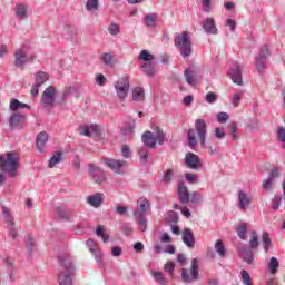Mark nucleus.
<instances>
[{
	"label": "nucleus",
	"instance_id": "16",
	"mask_svg": "<svg viewBox=\"0 0 285 285\" xmlns=\"http://www.w3.org/2000/svg\"><path fill=\"white\" fill-rule=\"evenodd\" d=\"M250 204H253V196L248 195L244 190H238V208L243 213H246L247 209L250 208Z\"/></svg>",
	"mask_w": 285,
	"mask_h": 285
},
{
	"label": "nucleus",
	"instance_id": "28",
	"mask_svg": "<svg viewBox=\"0 0 285 285\" xmlns=\"http://www.w3.org/2000/svg\"><path fill=\"white\" fill-rule=\"evenodd\" d=\"M9 108L10 110H12V112H17V110H23V108H27V110H30V106L28 104H23L17 99L10 100Z\"/></svg>",
	"mask_w": 285,
	"mask_h": 285
},
{
	"label": "nucleus",
	"instance_id": "58",
	"mask_svg": "<svg viewBox=\"0 0 285 285\" xmlns=\"http://www.w3.org/2000/svg\"><path fill=\"white\" fill-rule=\"evenodd\" d=\"M214 135L216 139H224V137H226V131H224V129H220L219 127H216L214 129Z\"/></svg>",
	"mask_w": 285,
	"mask_h": 285
},
{
	"label": "nucleus",
	"instance_id": "53",
	"mask_svg": "<svg viewBox=\"0 0 285 285\" xmlns=\"http://www.w3.org/2000/svg\"><path fill=\"white\" fill-rule=\"evenodd\" d=\"M79 135H82L85 137H90L91 135V128L88 125H82L79 127Z\"/></svg>",
	"mask_w": 285,
	"mask_h": 285
},
{
	"label": "nucleus",
	"instance_id": "6",
	"mask_svg": "<svg viewBox=\"0 0 285 285\" xmlns=\"http://www.w3.org/2000/svg\"><path fill=\"white\" fill-rule=\"evenodd\" d=\"M142 144L147 146V148H155L157 146V141L159 146H164V139H166V135L164 134V130L156 128V136L153 134V131H146L142 134Z\"/></svg>",
	"mask_w": 285,
	"mask_h": 285
},
{
	"label": "nucleus",
	"instance_id": "31",
	"mask_svg": "<svg viewBox=\"0 0 285 285\" xmlns=\"http://www.w3.org/2000/svg\"><path fill=\"white\" fill-rule=\"evenodd\" d=\"M2 215L4 217V224L6 226H12L14 223V217L10 214V209L8 207L3 206L2 207Z\"/></svg>",
	"mask_w": 285,
	"mask_h": 285
},
{
	"label": "nucleus",
	"instance_id": "41",
	"mask_svg": "<svg viewBox=\"0 0 285 285\" xmlns=\"http://www.w3.org/2000/svg\"><path fill=\"white\" fill-rule=\"evenodd\" d=\"M138 155L142 166H146V164H148V149H146V147H139Z\"/></svg>",
	"mask_w": 285,
	"mask_h": 285
},
{
	"label": "nucleus",
	"instance_id": "18",
	"mask_svg": "<svg viewBox=\"0 0 285 285\" xmlns=\"http://www.w3.org/2000/svg\"><path fill=\"white\" fill-rule=\"evenodd\" d=\"M228 77H230L232 81L237 86H242V67L237 63L230 67L228 71Z\"/></svg>",
	"mask_w": 285,
	"mask_h": 285
},
{
	"label": "nucleus",
	"instance_id": "52",
	"mask_svg": "<svg viewBox=\"0 0 285 285\" xmlns=\"http://www.w3.org/2000/svg\"><path fill=\"white\" fill-rule=\"evenodd\" d=\"M281 205H282V196L281 195L274 196V198L272 199L273 210H279Z\"/></svg>",
	"mask_w": 285,
	"mask_h": 285
},
{
	"label": "nucleus",
	"instance_id": "36",
	"mask_svg": "<svg viewBox=\"0 0 285 285\" xmlns=\"http://www.w3.org/2000/svg\"><path fill=\"white\" fill-rule=\"evenodd\" d=\"M185 79L189 86H193L195 83V68H189L184 71Z\"/></svg>",
	"mask_w": 285,
	"mask_h": 285
},
{
	"label": "nucleus",
	"instance_id": "33",
	"mask_svg": "<svg viewBox=\"0 0 285 285\" xmlns=\"http://www.w3.org/2000/svg\"><path fill=\"white\" fill-rule=\"evenodd\" d=\"M215 250L219 255V257H226V245L224 244V240H216Z\"/></svg>",
	"mask_w": 285,
	"mask_h": 285
},
{
	"label": "nucleus",
	"instance_id": "22",
	"mask_svg": "<svg viewBox=\"0 0 285 285\" xmlns=\"http://www.w3.org/2000/svg\"><path fill=\"white\" fill-rule=\"evenodd\" d=\"M86 200L89 206H92V208H99L101 204H104V194L96 193L94 195L87 196Z\"/></svg>",
	"mask_w": 285,
	"mask_h": 285
},
{
	"label": "nucleus",
	"instance_id": "21",
	"mask_svg": "<svg viewBox=\"0 0 285 285\" xmlns=\"http://www.w3.org/2000/svg\"><path fill=\"white\" fill-rule=\"evenodd\" d=\"M87 248H89V252L92 253V255H95V259L97 262V264H104V262L101 261V257H104V254H101V252L97 250V243L92 239L89 238L86 242Z\"/></svg>",
	"mask_w": 285,
	"mask_h": 285
},
{
	"label": "nucleus",
	"instance_id": "12",
	"mask_svg": "<svg viewBox=\"0 0 285 285\" xmlns=\"http://www.w3.org/2000/svg\"><path fill=\"white\" fill-rule=\"evenodd\" d=\"M104 164L107 166V168H110V170L116 173V175H122L124 168L127 166L125 160H117L112 158H105Z\"/></svg>",
	"mask_w": 285,
	"mask_h": 285
},
{
	"label": "nucleus",
	"instance_id": "5",
	"mask_svg": "<svg viewBox=\"0 0 285 285\" xmlns=\"http://www.w3.org/2000/svg\"><path fill=\"white\" fill-rule=\"evenodd\" d=\"M37 56L35 53H29L28 47L22 46L14 51V66L20 68V70L26 69V63H35Z\"/></svg>",
	"mask_w": 285,
	"mask_h": 285
},
{
	"label": "nucleus",
	"instance_id": "10",
	"mask_svg": "<svg viewBox=\"0 0 285 285\" xmlns=\"http://www.w3.org/2000/svg\"><path fill=\"white\" fill-rule=\"evenodd\" d=\"M271 55V49L268 46H263L261 48L259 55L256 58V69L262 75L266 70V61H268V56Z\"/></svg>",
	"mask_w": 285,
	"mask_h": 285
},
{
	"label": "nucleus",
	"instance_id": "64",
	"mask_svg": "<svg viewBox=\"0 0 285 285\" xmlns=\"http://www.w3.org/2000/svg\"><path fill=\"white\" fill-rule=\"evenodd\" d=\"M210 1L212 0H202L204 12H210Z\"/></svg>",
	"mask_w": 285,
	"mask_h": 285
},
{
	"label": "nucleus",
	"instance_id": "29",
	"mask_svg": "<svg viewBox=\"0 0 285 285\" xmlns=\"http://www.w3.org/2000/svg\"><path fill=\"white\" fill-rule=\"evenodd\" d=\"M24 242L29 255H32V253L37 250V243L35 242V237H32V235H28Z\"/></svg>",
	"mask_w": 285,
	"mask_h": 285
},
{
	"label": "nucleus",
	"instance_id": "42",
	"mask_svg": "<svg viewBox=\"0 0 285 285\" xmlns=\"http://www.w3.org/2000/svg\"><path fill=\"white\" fill-rule=\"evenodd\" d=\"M151 275L157 284L168 285V282L166 281V277H164V274L161 272H151Z\"/></svg>",
	"mask_w": 285,
	"mask_h": 285
},
{
	"label": "nucleus",
	"instance_id": "14",
	"mask_svg": "<svg viewBox=\"0 0 285 285\" xmlns=\"http://www.w3.org/2000/svg\"><path fill=\"white\" fill-rule=\"evenodd\" d=\"M26 121L28 117L23 114H13L9 119V126L11 130L23 129L26 128Z\"/></svg>",
	"mask_w": 285,
	"mask_h": 285
},
{
	"label": "nucleus",
	"instance_id": "15",
	"mask_svg": "<svg viewBox=\"0 0 285 285\" xmlns=\"http://www.w3.org/2000/svg\"><path fill=\"white\" fill-rule=\"evenodd\" d=\"M89 177H91L96 184H104V181H106V173L95 164H89Z\"/></svg>",
	"mask_w": 285,
	"mask_h": 285
},
{
	"label": "nucleus",
	"instance_id": "56",
	"mask_svg": "<svg viewBox=\"0 0 285 285\" xmlns=\"http://www.w3.org/2000/svg\"><path fill=\"white\" fill-rule=\"evenodd\" d=\"M114 57H112V55H110V53H105L104 56H102V63H105V66H112V61H114Z\"/></svg>",
	"mask_w": 285,
	"mask_h": 285
},
{
	"label": "nucleus",
	"instance_id": "62",
	"mask_svg": "<svg viewBox=\"0 0 285 285\" xmlns=\"http://www.w3.org/2000/svg\"><path fill=\"white\" fill-rule=\"evenodd\" d=\"M121 253H124V249H121V247H119V246L111 248L112 257H121Z\"/></svg>",
	"mask_w": 285,
	"mask_h": 285
},
{
	"label": "nucleus",
	"instance_id": "61",
	"mask_svg": "<svg viewBox=\"0 0 285 285\" xmlns=\"http://www.w3.org/2000/svg\"><path fill=\"white\" fill-rule=\"evenodd\" d=\"M277 177H279V168L275 167L271 170L268 178L274 181L275 179H277Z\"/></svg>",
	"mask_w": 285,
	"mask_h": 285
},
{
	"label": "nucleus",
	"instance_id": "1",
	"mask_svg": "<svg viewBox=\"0 0 285 285\" xmlns=\"http://www.w3.org/2000/svg\"><path fill=\"white\" fill-rule=\"evenodd\" d=\"M206 135H208V125H206V120L197 119L195 121V129L191 128L187 131V141L189 148H191L193 150L196 148L197 139L198 144H200V146L205 148Z\"/></svg>",
	"mask_w": 285,
	"mask_h": 285
},
{
	"label": "nucleus",
	"instance_id": "25",
	"mask_svg": "<svg viewBox=\"0 0 285 285\" xmlns=\"http://www.w3.org/2000/svg\"><path fill=\"white\" fill-rule=\"evenodd\" d=\"M240 257L243 262H246V264H253L255 262V256L253 255V249L247 247H242L239 249Z\"/></svg>",
	"mask_w": 285,
	"mask_h": 285
},
{
	"label": "nucleus",
	"instance_id": "35",
	"mask_svg": "<svg viewBox=\"0 0 285 285\" xmlns=\"http://www.w3.org/2000/svg\"><path fill=\"white\" fill-rule=\"evenodd\" d=\"M163 181L164 184H170L171 181H175V169H167L163 175Z\"/></svg>",
	"mask_w": 285,
	"mask_h": 285
},
{
	"label": "nucleus",
	"instance_id": "7",
	"mask_svg": "<svg viewBox=\"0 0 285 285\" xmlns=\"http://www.w3.org/2000/svg\"><path fill=\"white\" fill-rule=\"evenodd\" d=\"M181 279L185 284H193V282H199V258H193L190 271L181 269Z\"/></svg>",
	"mask_w": 285,
	"mask_h": 285
},
{
	"label": "nucleus",
	"instance_id": "38",
	"mask_svg": "<svg viewBox=\"0 0 285 285\" xmlns=\"http://www.w3.org/2000/svg\"><path fill=\"white\" fill-rule=\"evenodd\" d=\"M157 14L151 13V14H147L145 16V26H147V28H155V23H157Z\"/></svg>",
	"mask_w": 285,
	"mask_h": 285
},
{
	"label": "nucleus",
	"instance_id": "39",
	"mask_svg": "<svg viewBox=\"0 0 285 285\" xmlns=\"http://www.w3.org/2000/svg\"><path fill=\"white\" fill-rule=\"evenodd\" d=\"M277 268H279V261H277V257H272L268 263L269 273H272V275H275V273H277Z\"/></svg>",
	"mask_w": 285,
	"mask_h": 285
},
{
	"label": "nucleus",
	"instance_id": "30",
	"mask_svg": "<svg viewBox=\"0 0 285 285\" xmlns=\"http://www.w3.org/2000/svg\"><path fill=\"white\" fill-rule=\"evenodd\" d=\"M63 159V153L62 151H56L55 155L51 156L49 159V168H55L56 164H60Z\"/></svg>",
	"mask_w": 285,
	"mask_h": 285
},
{
	"label": "nucleus",
	"instance_id": "2",
	"mask_svg": "<svg viewBox=\"0 0 285 285\" xmlns=\"http://www.w3.org/2000/svg\"><path fill=\"white\" fill-rule=\"evenodd\" d=\"M61 269L58 274V282L59 285H72V277H75V264L72 263V259L70 256H59L58 257Z\"/></svg>",
	"mask_w": 285,
	"mask_h": 285
},
{
	"label": "nucleus",
	"instance_id": "40",
	"mask_svg": "<svg viewBox=\"0 0 285 285\" xmlns=\"http://www.w3.org/2000/svg\"><path fill=\"white\" fill-rule=\"evenodd\" d=\"M262 242H263V248H264L265 253H268V250H271L272 242H271V236L268 235L267 232L263 233Z\"/></svg>",
	"mask_w": 285,
	"mask_h": 285
},
{
	"label": "nucleus",
	"instance_id": "17",
	"mask_svg": "<svg viewBox=\"0 0 285 285\" xmlns=\"http://www.w3.org/2000/svg\"><path fill=\"white\" fill-rule=\"evenodd\" d=\"M138 207L134 212V217H144L146 212L150 210V202L147 198L138 199Z\"/></svg>",
	"mask_w": 285,
	"mask_h": 285
},
{
	"label": "nucleus",
	"instance_id": "43",
	"mask_svg": "<svg viewBox=\"0 0 285 285\" xmlns=\"http://www.w3.org/2000/svg\"><path fill=\"white\" fill-rule=\"evenodd\" d=\"M240 277H242V283L244 285H253V278L250 277V274L246 269L240 271Z\"/></svg>",
	"mask_w": 285,
	"mask_h": 285
},
{
	"label": "nucleus",
	"instance_id": "49",
	"mask_svg": "<svg viewBox=\"0 0 285 285\" xmlns=\"http://www.w3.org/2000/svg\"><path fill=\"white\" fill-rule=\"evenodd\" d=\"M99 9V0H87L86 10L90 12V10Z\"/></svg>",
	"mask_w": 285,
	"mask_h": 285
},
{
	"label": "nucleus",
	"instance_id": "37",
	"mask_svg": "<svg viewBox=\"0 0 285 285\" xmlns=\"http://www.w3.org/2000/svg\"><path fill=\"white\" fill-rule=\"evenodd\" d=\"M49 77L48 73L43 72V71H38L36 73V85L37 86H43V83L46 81H48Z\"/></svg>",
	"mask_w": 285,
	"mask_h": 285
},
{
	"label": "nucleus",
	"instance_id": "51",
	"mask_svg": "<svg viewBox=\"0 0 285 285\" xmlns=\"http://www.w3.org/2000/svg\"><path fill=\"white\" fill-rule=\"evenodd\" d=\"M108 32L109 35H111V37H117V35H119L120 32L119 24L111 22V24L108 28Z\"/></svg>",
	"mask_w": 285,
	"mask_h": 285
},
{
	"label": "nucleus",
	"instance_id": "47",
	"mask_svg": "<svg viewBox=\"0 0 285 285\" xmlns=\"http://www.w3.org/2000/svg\"><path fill=\"white\" fill-rule=\"evenodd\" d=\"M138 220V226L141 233H146V228H148V224H146V216H135Z\"/></svg>",
	"mask_w": 285,
	"mask_h": 285
},
{
	"label": "nucleus",
	"instance_id": "9",
	"mask_svg": "<svg viewBox=\"0 0 285 285\" xmlns=\"http://www.w3.org/2000/svg\"><path fill=\"white\" fill-rule=\"evenodd\" d=\"M115 90L117 97L121 100L128 97V91L130 90V80L128 77H122L115 82Z\"/></svg>",
	"mask_w": 285,
	"mask_h": 285
},
{
	"label": "nucleus",
	"instance_id": "60",
	"mask_svg": "<svg viewBox=\"0 0 285 285\" xmlns=\"http://www.w3.org/2000/svg\"><path fill=\"white\" fill-rule=\"evenodd\" d=\"M121 153H122V157H125V159H129V157L132 155V153H130V147H128V145L122 146Z\"/></svg>",
	"mask_w": 285,
	"mask_h": 285
},
{
	"label": "nucleus",
	"instance_id": "63",
	"mask_svg": "<svg viewBox=\"0 0 285 285\" xmlns=\"http://www.w3.org/2000/svg\"><path fill=\"white\" fill-rule=\"evenodd\" d=\"M165 271L169 273V275H173V273L175 272V263L167 262V264L165 265Z\"/></svg>",
	"mask_w": 285,
	"mask_h": 285
},
{
	"label": "nucleus",
	"instance_id": "19",
	"mask_svg": "<svg viewBox=\"0 0 285 285\" xmlns=\"http://www.w3.org/2000/svg\"><path fill=\"white\" fill-rule=\"evenodd\" d=\"M178 202H180L183 206H186V204L190 202V193L184 183H178Z\"/></svg>",
	"mask_w": 285,
	"mask_h": 285
},
{
	"label": "nucleus",
	"instance_id": "50",
	"mask_svg": "<svg viewBox=\"0 0 285 285\" xmlns=\"http://www.w3.org/2000/svg\"><path fill=\"white\" fill-rule=\"evenodd\" d=\"M185 179L188 184H199V178L193 173L185 174Z\"/></svg>",
	"mask_w": 285,
	"mask_h": 285
},
{
	"label": "nucleus",
	"instance_id": "23",
	"mask_svg": "<svg viewBox=\"0 0 285 285\" xmlns=\"http://www.w3.org/2000/svg\"><path fill=\"white\" fill-rule=\"evenodd\" d=\"M183 242L187 248H195V234H193V230L190 228H185L183 230Z\"/></svg>",
	"mask_w": 285,
	"mask_h": 285
},
{
	"label": "nucleus",
	"instance_id": "13",
	"mask_svg": "<svg viewBox=\"0 0 285 285\" xmlns=\"http://www.w3.org/2000/svg\"><path fill=\"white\" fill-rule=\"evenodd\" d=\"M57 92V89L55 87L49 86L45 89L41 96V104L45 106V108H52L55 106V94Z\"/></svg>",
	"mask_w": 285,
	"mask_h": 285
},
{
	"label": "nucleus",
	"instance_id": "24",
	"mask_svg": "<svg viewBox=\"0 0 285 285\" xmlns=\"http://www.w3.org/2000/svg\"><path fill=\"white\" fill-rule=\"evenodd\" d=\"M48 132L40 131L36 137V148H38L39 153H43L46 145L48 144Z\"/></svg>",
	"mask_w": 285,
	"mask_h": 285
},
{
	"label": "nucleus",
	"instance_id": "20",
	"mask_svg": "<svg viewBox=\"0 0 285 285\" xmlns=\"http://www.w3.org/2000/svg\"><path fill=\"white\" fill-rule=\"evenodd\" d=\"M203 29L207 35H218L219 30L215 23V18L208 17L203 22Z\"/></svg>",
	"mask_w": 285,
	"mask_h": 285
},
{
	"label": "nucleus",
	"instance_id": "11",
	"mask_svg": "<svg viewBox=\"0 0 285 285\" xmlns=\"http://www.w3.org/2000/svg\"><path fill=\"white\" fill-rule=\"evenodd\" d=\"M185 165L189 170H202L204 164L202 158L194 153H187L185 156Z\"/></svg>",
	"mask_w": 285,
	"mask_h": 285
},
{
	"label": "nucleus",
	"instance_id": "55",
	"mask_svg": "<svg viewBox=\"0 0 285 285\" xmlns=\"http://www.w3.org/2000/svg\"><path fill=\"white\" fill-rule=\"evenodd\" d=\"M228 128L230 129V137L233 140L237 139V124L230 122L228 125Z\"/></svg>",
	"mask_w": 285,
	"mask_h": 285
},
{
	"label": "nucleus",
	"instance_id": "4",
	"mask_svg": "<svg viewBox=\"0 0 285 285\" xmlns=\"http://www.w3.org/2000/svg\"><path fill=\"white\" fill-rule=\"evenodd\" d=\"M174 43L184 59L193 55V41L190 40V35L187 31H183L180 35H177L174 39Z\"/></svg>",
	"mask_w": 285,
	"mask_h": 285
},
{
	"label": "nucleus",
	"instance_id": "45",
	"mask_svg": "<svg viewBox=\"0 0 285 285\" xmlns=\"http://www.w3.org/2000/svg\"><path fill=\"white\" fill-rule=\"evenodd\" d=\"M4 266L7 267V273H17V265H14V261L6 258Z\"/></svg>",
	"mask_w": 285,
	"mask_h": 285
},
{
	"label": "nucleus",
	"instance_id": "44",
	"mask_svg": "<svg viewBox=\"0 0 285 285\" xmlns=\"http://www.w3.org/2000/svg\"><path fill=\"white\" fill-rule=\"evenodd\" d=\"M250 249L255 250L257 246H259V236H257V232H252V236L249 239Z\"/></svg>",
	"mask_w": 285,
	"mask_h": 285
},
{
	"label": "nucleus",
	"instance_id": "8",
	"mask_svg": "<svg viewBox=\"0 0 285 285\" xmlns=\"http://www.w3.org/2000/svg\"><path fill=\"white\" fill-rule=\"evenodd\" d=\"M139 59L142 61H146L141 69L144 70L145 75L147 77H155V62L153 60L155 59V56L148 52V50H142L139 55Z\"/></svg>",
	"mask_w": 285,
	"mask_h": 285
},
{
	"label": "nucleus",
	"instance_id": "26",
	"mask_svg": "<svg viewBox=\"0 0 285 285\" xmlns=\"http://www.w3.org/2000/svg\"><path fill=\"white\" fill-rule=\"evenodd\" d=\"M63 37L69 41H76L77 39V28L72 24H66L63 27Z\"/></svg>",
	"mask_w": 285,
	"mask_h": 285
},
{
	"label": "nucleus",
	"instance_id": "3",
	"mask_svg": "<svg viewBox=\"0 0 285 285\" xmlns=\"http://www.w3.org/2000/svg\"><path fill=\"white\" fill-rule=\"evenodd\" d=\"M19 154L9 151L6 156H0V170L7 173L8 177H17L19 170Z\"/></svg>",
	"mask_w": 285,
	"mask_h": 285
},
{
	"label": "nucleus",
	"instance_id": "32",
	"mask_svg": "<svg viewBox=\"0 0 285 285\" xmlns=\"http://www.w3.org/2000/svg\"><path fill=\"white\" fill-rule=\"evenodd\" d=\"M236 233H237L239 239L246 240V233H248V226L246 225V223H240L236 227Z\"/></svg>",
	"mask_w": 285,
	"mask_h": 285
},
{
	"label": "nucleus",
	"instance_id": "34",
	"mask_svg": "<svg viewBox=\"0 0 285 285\" xmlns=\"http://www.w3.org/2000/svg\"><path fill=\"white\" fill-rule=\"evenodd\" d=\"M145 95H144V88L136 87L132 90V100L134 101H144Z\"/></svg>",
	"mask_w": 285,
	"mask_h": 285
},
{
	"label": "nucleus",
	"instance_id": "46",
	"mask_svg": "<svg viewBox=\"0 0 285 285\" xmlns=\"http://www.w3.org/2000/svg\"><path fill=\"white\" fill-rule=\"evenodd\" d=\"M189 202L190 204H195L196 206H199V204H202V194L199 191H194L190 195Z\"/></svg>",
	"mask_w": 285,
	"mask_h": 285
},
{
	"label": "nucleus",
	"instance_id": "48",
	"mask_svg": "<svg viewBox=\"0 0 285 285\" xmlns=\"http://www.w3.org/2000/svg\"><path fill=\"white\" fill-rule=\"evenodd\" d=\"M7 228L9 230V235H10V237H12V239H17V237H19V229H17L16 223H13V225H7Z\"/></svg>",
	"mask_w": 285,
	"mask_h": 285
},
{
	"label": "nucleus",
	"instance_id": "27",
	"mask_svg": "<svg viewBox=\"0 0 285 285\" xmlns=\"http://www.w3.org/2000/svg\"><path fill=\"white\" fill-rule=\"evenodd\" d=\"M16 17L20 21H23V19H28V4L18 3L16 6Z\"/></svg>",
	"mask_w": 285,
	"mask_h": 285
},
{
	"label": "nucleus",
	"instance_id": "54",
	"mask_svg": "<svg viewBox=\"0 0 285 285\" xmlns=\"http://www.w3.org/2000/svg\"><path fill=\"white\" fill-rule=\"evenodd\" d=\"M230 117L228 116L227 112L220 111L217 114V121L218 124H226Z\"/></svg>",
	"mask_w": 285,
	"mask_h": 285
},
{
	"label": "nucleus",
	"instance_id": "59",
	"mask_svg": "<svg viewBox=\"0 0 285 285\" xmlns=\"http://www.w3.org/2000/svg\"><path fill=\"white\" fill-rule=\"evenodd\" d=\"M205 100L207 101V104H215V101H217V94L208 92L205 97Z\"/></svg>",
	"mask_w": 285,
	"mask_h": 285
},
{
	"label": "nucleus",
	"instance_id": "57",
	"mask_svg": "<svg viewBox=\"0 0 285 285\" xmlns=\"http://www.w3.org/2000/svg\"><path fill=\"white\" fill-rule=\"evenodd\" d=\"M278 141L283 144V148L285 149V128L284 127L278 128Z\"/></svg>",
	"mask_w": 285,
	"mask_h": 285
}]
</instances>
